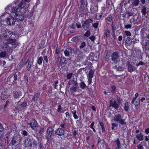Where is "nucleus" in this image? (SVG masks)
Listing matches in <instances>:
<instances>
[{"mask_svg": "<svg viewBox=\"0 0 149 149\" xmlns=\"http://www.w3.org/2000/svg\"><path fill=\"white\" fill-rule=\"evenodd\" d=\"M111 87V93H114L116 89V86L115 85H112Z\"/></svg>", "mask_w": 149, "mask_h": 149, "instance_id": "a19ab883", "label": "nucleus"}, {"mask_svg": "<svg viewBox=\"0 0 149 149\" xmlns=\"http://www.w3.org/2000/svg\"><path fill=\"white\" fill-rule=\"evenodd\" d=\"M31 13L26 8V10L20 11L18 13L15 14V17L18 21H22L24 19L25 16L27 17L31 16Z\"/></svg>", "mask_w": 149, "mask_h": 149, "instance_id": "f03ea898", "label": "nucleus"}, {"mask_svg": "<svg viewBox=\"0 0 149 149\" xmlns=\"http://www.w3.org/2000/svg\"><path fill=\"white\" fill-rule=\"evenodd\" d=\"M64 54L66 56H68L70 55L69 52L66 49L65 50Z\"/></svg>", "mask_w": 149, "mask_h": 149, "instance_id": "052dcab7", "label": "nucleus"}, {"mask_svg": "<svg viewBox=\"0 0 149 149\" xmlns=\"http://www.w3.org/2000/svg\"><path fill=\"white\" fill-rule=\"evenodd\" d=\"M124 33L125 34V36L127 37L130 36H131V33L129 31H124Z\"/></svg>", "mask_w": 149, "mask_h": 149, "instance_id": "3c124183", "label": "nucleus"}, {"mask_svg": "<svg viewBox=\"0 0 149 149\" xmlns=\"http://www.w3.org/2000/svg\"><path fill=\"white\" fill-rule=\"evenodd\" d=\"M139 3V0H134L132 3L133 5L134 6H138Z\"/></svg>", "mask_w": 149, "mask_h": 149, "instance_id": "49530a36", "label": "nucleus"}, {"mask_svg": "<svg viewBox=\"0 0 149 149\" xmlns=\"http://www.w3.org/2000/svg\"><path fill=\"white\" fill-rule=\"evenodd\" d=\"M71 81L72 82L71 84H70V82L68 83V84L69 85L72 84V85L74 87H77L78 85L77 80H73L72 81Z\"/></svg>", "mask_w": 149, "mask_h": 149, "instance_id": "473e14b6", "label": "nucleus"}, {"mask_svg": "<svg viewBox=\"0 0 149 149\" xmlns=\"http://www.w3.org/2000/svg\"><path fill=\"white\" fill-rule=\"evenodd\" d=\"M110 105L109 107H112L116 109H118L120 105L117 103L116 101L115 100L113 101L111 100L109 102Z\"/></svg>", "mask_w": 149, "mask_h": 149, "instance_id": "ddd939ff", "label": "nucleus"}, {"mask_svg": "<svg viewBox=\"0 0 149 149\" xmlns=\"http://www.w3.org/2000/svg\"><path fill=\"white\" fill-rule=\"evenodd\" d=\"M86 45V44L85 42H82L79 47V48L80 49H83Z\"/></svg>", "mask_w": 149, "mask_h": 149, "instance_id": "79ce46f5", "label": "nucleus"}, {"mask_svg": "<svg viewBox=\"0 0 149 149\" xmlns=\"http://www.w3.org/2000/svg\"><path fill=\"white\" fill-rule=\"evenodd\" d=\"M142 48L144 52H146L148 51L149 50V40L146 39L145 40V42L142 45Z\"/></svg>", "mask_w": 149, "mask_h": 149, "instance_id": "9b49d317", "label": "nucleus"}, {"mask_svg": "<svg viewBox=\"0 0 149 149\" xmlns=\"http://www.w3.org/2000/svg\"><path fill=\"white\" fill-rule=\"evenodd\" d=\"M10 137L9 134H6L4 136L5 144L6 145H8L9 143V139Z\"/></svg>", "mask_w": 149, "mask_h": 149, "instance_id": "4be33fe9", "label": "nucleus"}, {"mask_svg": "<svg viewBox=\"0 0 149 149\" xmlns=\"http://www.w3.org/2000/svg\"><path fill=\"white\" fill-rule=\"evenodd\" d=\"M73 75V74L72 73H69L68 74L66 75V77L67 79H70L72 77Z\"/></svg>", "mask_w": 149, "mask_h": 149, "instance_id": "603ef678", "label": "nucleus"}, {"mask_svg": "<svg viewBox=\"0 0 149 149\" xmlns=\"http://www.w3.org/2000/svg\"><path fill=\"white\" fill-rule=\"evenodd\" d=\"M126 64L127 66V70L129 72L132 73L135 70L132 65L130 62L127 61Z\"/></svg>", "mask_w": 149, "mask_h": 149, "instance_id": "dca6fc26", "label": "nucleus"}, {"mask_svg": "<svg viewBox=\"0 0 149 149\" xmlns=\"http://www.w3.org/2000/svg\"><path fill=\"white\" fill-rule=\"evenodd\" d=\"M111 129L112 130H115L114 127H117L118 126V125L116 123H111Z\"/></svg>", "mask_w": 149, "mask_h": 149, "instance_id": "8fccbe9b", "label": "nucleus"}, {"mask_svg": "<svg viewBox=\"0 0 149 149\" xmlns=\"http://www.w3.org/2000/svg\"><path fill=\"white\" fill-rule=\"evenodd\" d=\"M99 24V22L98 21L97 22L93 24L92 25L93 26L95 29L98 28Z\"/></svg>", "mask_w": 149, "mask_h": 149, "instance_id": "6e6d98bb", "label": "nucleus"}, {"mask_svg": "<svg viewBox=\"0 0 149 149\" xmlns=\"http://www.w3.org/2000/svg\"><path fill=\"white\" fill-rule=\"evenodd\" d=\"M132 40L127 41V40H125V43L126 46H130L132 44Z\"/></svg>", "mask_w": 149, "mask_h": 149, "instance_id": "de8ad7c7", "label": "nucleus"}, {"mask_svg": "<svg viewBox=\"0 0 149 149\" xmlns=\"http://www.w3.org/2000/svg\"><path fill=\"white\" fill-rule=\"evenodd\" d=\"M26 3L24 1H22L18 4V5L15 7L8 6L5 8L7 12H8V10H10V13H18L20 11L26 10Z\"/></svg>", "mask_w": 149, "mask_h": 149, "instance_id": "f257e3e1", "label": "nucleus"}, {"mask_svg": "<svg viewBox=\"0 0 149 149\" xmlns=\"http://www.w3.org/2000/svg\"><path fill=\"white\" fill-rule=\"evenodd\" d=\"M6 53L5 52L2 51L0 53V58H3L5 57Z\"/></svg>", "mask_w": 149, "mask_h": 149, "instance_id": "a18cd8bd", "label": "nucleus"}, {"mask_svg": "<svg viewBox=\"0 0 149 149\" xmlns=\"http://www.w3.org/2000/svg\"><path fill=\"white\" fill-rule=\"evenodd\" d=\"M22 138L20 136L16 135L13 137L9 145L17 147L19 144Z\"/></svg>", "mask_w": 149, "mask_h": 149, "instance_id": "423d86ee", "label": "nucleus"}, {"mask_svg": "<svg viewBox=\"0 0 149 149\" xmlns=\"http://www.w3.org/2000/svg\"><path fill=\"white\" fill-rule=\"evenodd\" d=\"M78 36H76L75 37H73L71 39V41L72 42H76L78 40Z\"/></svg>", "mask_w": 149, "mask_h": 149, "instance_id": "0e129e2a", "label": "nucleus"}, {"mask_svg": "<svg viewBox=\"0 0 149 149\" xmlns=\"http://www.w3.org/2000/svg\"><path fill=\"white\" fill-rule=\"evenodd\" d=\"M23 64V63H22V62H21V61L18 63V64L17 66V70H18L20 69L21 67L22 66V65Z\"/></svg>", "mask_w": 149, "mask_h": 149, "instance_id": "13d9d810", "label": "nucleus"}, {"mask_svg": "<svg viewBox=\"0 0 149 149\" xmlns=\"http://www.w3.org/2000/svg\"><path fill=\"white\" fill-rule=\"evenodd\" d=\"M113 17L111 15H110L108 16L105 19V21L106 23H108L107 22H111L113 19Z\"/></svg>", "mask_w": 149, "mask_h": 149, "instance_id": "7c9ffc66", "label": "nucleus"}, {"mask_svg": "<svg viewBox=\"0 0 149 149\" xmlns=\"http://www.w3.org/2000/svg\"><path fill=\"white\" fill-rule=\"evenodd\" d=\"M7 43L8 44H11L13 45H17L16 40L15 39H12L9 38L7 40Z\"/></svg>", "mask_w": 149, "mask_h": 149, "instance_id": "f3484780", "label": "nucleus"}, {"mask_svg": "<svg viewBox=\"0 0 149 149\" xmlns=\"http://www.w3.org/2000/svg\"><path fill=\"white\" fill-rule=\"evenodd\" d=\"M21 133L22 135L24 136H29V134L25 130H22Z\"/></svg>", "mask_w": 149, "mask_h": 149, "instance_id": "c9c22d12", "label": "nucleus"}, {"mask_svg": "<svg viewBox=\"0 0 149 149\" xmlns=\"http://www.w3.org/2000/svg\"><path fill=\"white\" fill-rule=\"evenodd\" d=\"M29 124L31 126V129L33 130H35V128H37L38 126L36 121L34 119H32Z\"/></svg>", "mask_w": 149, "mask_h": 149, "instance_id": "f8f14e48", "label": "nucleus"}, {"mask_svg": "<svg viewBox=\"0 0 149 149\" xmlns=\"http://www.w3.org/2000/svg\"><path fill=\"white\" fill-rule=\"evenodd\" d=\"M90 34H91V33H90V30H87L86 31V32L84 34V36H86V37H88L90 36Z\"/></svg>", "mask_w": 149, "mask_h": 149, "instance_id": "09e8293b", "label": "nucleus"}, {"mask_svg": "<svg viewBox=\"0 0 149 149\" xmlns=\"http://www.w3.org/2000/svg\"><path fill=\"white\" fill-rule=\"evenodd\" d=\"M119 52L118 51H115L111 53L110 56L111 59L113 61L112 64H116L119 59Z\"/></svg>", "mask_w": 149, "mask_h": 149, "instance_id": "0eeeda50", "label": "nucleus"}, {"mask_svg": "<svg viewBox=\"0 0 149 149\" xmlns=\"http://www.w3.org/2000/svg\"><path fill=\"white\" fill-rule=\"evenodd\" d=\"M76 125L77 126L80 127L81 125L82 121L81 119L77 120L76 121Z\"/></svg>", "mask_w": 149, "mask_h": 149, "instance_id": "f704fd0d", "label": "nucleus"}, {"mask_svg": "<svg viewBox=\"0 0 149 149\" xmlns=\"http://www.w3.org/2000/svg\"><path fill=\"white\" fill-rule=\"evenodd\" d=\"M81 5L80 6L81 7H82V5L84 6V5L86 6L87 5L86 0H81Z\"/></svg>", "mask_w": 149, "mask_h": 149, "instance_id": "4c0bfd02", "label": "nucleus"}, {"mask_svg": "<svg viewBox=\"0 0 149 149\" xmlns=\"http://www.w3.org/2000/svg\"><path fill=\"white\" fill-rule=\"evenodd\" d=\"M64 130L61 128H57L55 131V134L59 136L63 135L64 134Z\"/></svg>", "mask_w": 149, "mask_h": 149, "instance_id": "2eb2a0df", "label": "nucleus"}, {"mask_svg": "<svg viewBox=\"0 0 149 149\" xmlns=\"http://www.w3.org/2000/svg\"><path fill=\"white\" fill-rule=\"evenodd\" d=\"M54 132V129L51 127H49L46 132L45 138L47 139V143H48L51 139L52 135Z\"/></svg>", "mask_w": 149, "mask_h": 149, "instance_id": "6e6552de", "label": "nucleus"}, {"mask_svg": "<svg viewBox=\"0 0 149 149\" xmlns=\"http://www.w3.org/2000/svg\"><path fill=\"white\" fill-rule=\"evenodd\" d=\"M13 34L12 32L8 30H7L6 31V32L3 34V36H4L5 38H10L12 35Z\"/></svg>", "mask_w": 149, "mask_h": 149, "instance_id": "a211bd4d", "label": "nucleus"}, {"mask_svg": "<svg viewBox=\"0 0 149 149\" xmlns=\"http://www.w3.org/2000/svg\"><path fill=\"white\" fill-rule=\"evenodd\" d=\"M43 58L42 56H40L38 59L37 63L39 65H41L42 64V62L43 61Z\"/></svg>", "mask_w": 149, "mask_h": 149, "instance_id": "ea45409f", "label": "nucleus"}, {"mask_svg": "<svg viewBox=\"0 0 149 149\" xmlns=\"http://www.w3.org/2000/svg\"><path fill=\"white\" fill-rule=\"evenodd\" d=\"M52 89H51L50 90H49L47 92V95L49 97H50L51 94V93H52Z\"/></svg>", "mask_w": 149, "mask_h": 149, "instance_id": "e2e57ef3", "label": "nucleus"}, {"mask_svg": "<svg viewBox=\"0 0 149 149\" xmlns=\"http://www.w3.org/2000/svg\"><path fill=\"white\" fill-rule=\"evenodd\" d=\"M94 73V71L93 70H90L88 76V78H92L93 77Z\"/></svg>", "mask_w": 149, "mask_h": 149, "instance_id": "c85d7f7f", "label": "nucleus"}, {"mask_svg": "<svg viewBox=\"0 0 149 149\" xmlns=\"http://www.w3.org/2000/svg\"><path fill=\"white\" fill-rule=\"evenodd\" d=\"M72 135H71L75 139H77V135H78V131L77 130H74L72 132Z\"/></svg>", "mask_w": 149, "mask_h": 149, "instance_id": "bb28decb", "label": "nucleus"}, {"mask_svg": "<svg viewBox=\"0 0 149 149\" xmlns=\"http://www.w3.org/2000/svg\"><path fill=\"white\" fill-rule=\"evenodd\" d=\"M123 118L121 114H117L115 115L114 120L117 123L120 124L123 126L122 129H124V126L127 127V124L125 119H122Z\"/></svg>", "mask_w": 149, "mask_h": 149, "instance_id": "39448f33", "label": "nucleus"}, {"mask_svg": "<svg viewBox=\"0 0 149 149\" xmlns=\"http://www.w3.org/2000/svg\"><path fill=\"white\" fill-rule=\"evenodd\" d=\"M144 136L141 133L136 134V137L138 140L139 141H143L144 139Z\"/></svg>", "mask_w": 149, "mask_h": 149, "instance_id": "412c9836", "label": "nucleus"}, {"mask_svg": "<svg viewBox=\"0 0 149 149\" xmlns=\"http://www.w3.org/2000/svg\"><path fill=\"white\" fill-rule=\"evenodd\" d=\"M99 124L101 128L102 132L103 133L105 131L104 127L105 123H103L101 121L99 122Z\"/></svg>", "mask_w": 149, "mask_h": 149, "instance_id": "cd10ccee", "label": "nucleus"}, {"mask_svg": "<svg viewBox=\"0 0 149 149\" xmlns=\"http://www.w3.org/2000/svg\"><path fill=\"white\" fill-rule=\"evenodd\" d=\"M146 29L145 28H142L140 31V34L142 38L144 37V36L146 34Z\"/></svg>", "mask_w": 149, "mask_h": 149, "instance_id": "a878e982", "label": "nucleus"}, {"mask_svg": "<svg viewBox=\"0 0 149 149\" xmlns=\"http://www.w3.org/2000/svg\"><path fill=\"white\" fill-rule=\"evenodd\" d=\"M27 103L26 102H24L20 104V106L22 107H25L27 106Z\"/></svg>", "mask_w": 149, "mask_h": 149, "instance_id": "bf43d9fd", "label": "nucleus"}, {"mask_svg": "<svg viewBox=\"0 0 149 149\" xmlns=\"http://www.w3.org/2000/svg\"><path fill=\"white\" fill-rule=\"evenodd\" d=\"M20 95L19 92L17 91H15L13 92V96L15 98H19Z\"/></svg>", "mask_w": 149, "mask_h": 149, "instance_id": "c756f323", "label": "nucleus"}, {"mask_svg": "<svg viewBox=\"0 0 149 149\" xmlns=\"http://www.w3.org/2000/svg\"><path fill=\"white\" fill-rule=\"evenodd\" d=\"M59 63L60 65L62 67L65 66L67 63L66 58L64 56H61L58 57Z\"/></svg>", "mask_w": 149, "mask_h": 149, "instance_id": "1a4fd4ad", "label": "nucleus"}, {"mask_svg": "<svg viewBox=\"0 0 149 149\" xmlns=\"http://www.w3.org/2000/svg\"><path fill=\"white\" fill-rule=\"evenodd\" d=\"M92 22L93 20L91 19H87L84 22L82 26L85 29H87L89 28L90 26V24Z\"/></svg>", "mask_w": 149, "mask_h": 149, "instance_id": "9d476101", "label": "nucleus"}, {"mask_svg": "<svg viewBox=\"0 0 149 149\" xmlns=\"http://www.w3.org/2000/svg\"><path fill=\"white\" fill-rule=\"evenodd\" d=\"M71 112L74 119H77L79 117L77 114V111L76 110L72 109Z\"/></svg>", "mask_w": 149, "mask_h": 149, "instance_id": "393cba45", "label": "nucleus"}, {"mask_svg": "<svg viewBox=\"0 0 149 149\" xmlns=\"http://www.w3.org/2000/svg\"><path fill=\"white\" fill-rule=\"evenodd\" d=\"M104 35L105 38L107 39L109 38L110 36V30L107 28L103 30Z\"/></svg>", "mask_w": 149, "mask_h": 149, "instance_id": "6ab92c4d", "label": "nucleus"}, {"mask_svg": "<svg viewBox=\"0 0 149 149\" xmlns=\"http://www.w3.org/2000/svg\"><path fill=\"white\" fill-rule=\"evenodd\" d=\"M95 122L94 121L89 126V127L92 129L93 131L94 132H96V131L95 129L94 128V127Z\"/></svg>", "mask_w": 149, "mask_h": 149, "instance_id": "e433bc0d", "label": "nucleus"}, {"mask_svg": "<svg viewBox=\"0 0 149 149\" xmlns=\"http://www.w3.org/2000/svg\"><path fill=\"white\" fill-rule=\"evenodd\" d=\"M70 90L71 91L76 92L77 91V87L73 86L70 88Z\"/></svg>", "mask_w": 149, "mask_h": 149, "instance_id": "4d7b16f0", "label": "nucleus"}, {"mask_svg": "<svg viewBox=\"0 0 149 149\" xmlns=\"http://www.w3.org/2000/svg\"><path fill=\"white\" fill-rule=\"evenodd\" d=\"M1 96L0 97L1 98L3 101H6V100L8 99V97L6 95L3 94L2 93L1 94Z\"/></svg>", "mask_w": 149, "mask_h": 149, "instance_id": "2f4dec72", "label": "nucleus"}, {"mask_svg": "<svg viewBox=\"0 0 149 149\" xmlns=\"http://www.w3.org/2000/svg\"><path fill=\"white\" fill-rule=\"evenodd\" d=\"M67 126L66 124L65 123H62L60 125V127H61V128L63 129H65Z\"/></svg>", "mask_w": 149, "mask_h": 149, "instance_id": "864d4df0", "label": "nucleus"}, {"mask_svg": "<svg viewBox=\"0 0 149 149\" xmlns=\"http://www.w3.org/2000/svg\"><path fill=\"white\" fill-rule=\"evenodd\" d=\"M140 104V100L138 99L135 101L134 105L136 107H139Z\"/></svg>", "mask_w": 149, "mask_h": 149, "instance_id": "37998d69", "label": "nucleus"}, {"mask_svg": "<svg viewBox=\"0 0 149 149\" xmlns=\"http://www.w3.org/2000/svg\"><path fill=\"white\" fill-rule=\"evenodd\" d=\"M122 99H121L120 97H118V98L116 100L117 103H118V104L120 105L122 102Z\"/></svg>", "mask_w": 149, "mask_h": 149, "instance_id": "338daca9", "label": "nucleus"}, {"mask_svg": "<svg viewBox=\"0 0 149 149\" xmlns=\"http://www.w3.org/2000/svg\"><path fill=\"white\" fill-rule=\"evenodd\" d=\"M111 29L112 30V32L113 33H114L115 32V31L116 30V28H115L114 26L113 25V21H112L111 24Z\"/></svg>", "mask_w": 149, "mask_h": 149, "instance_id": "680f3d73", "label": "nucleus"}, {"mask_svg": "<svg viewBox=\"0 0 149 149\" xmlns=\"http://www.w3.org/2000/svg\"><path fill=\"white\" fill-rule=\"evenodd\" d=\"M146 8L145 5H143L141 8V12L142 15L145 16L146 13Z\"/></svg>", "mask_w": 149, "mask_h": 149, "instance_id": "b1692460", "label": "nucleus"}, {"mask_svg": "<svg viewBox=\"0 0 149 149\" xmlns=\"http://www.w3.org/2000/svg\"><path fill=\"white\" fill-rule=\"evenodd\" d=\"M58 80H56L55 82V83L53 84L52 86L55 89H56L57 87L58 86L57 84H58Z\"/></svg>", "mask_w": 149, "mask_h": 149, "instance_id": "5fc2aeb1", "label": "nucleus"}, {"mask_svg": "<svg viewBox=\"0 0 149 149\" xmlns=\"http://www.w3.org/2000/svg\"><path fill=\"white\" fill-rule=\"evenodd\" d=\"M29 60V59H28L27 61H26L25 63V64L28 62L27 65V66L26 67V71H27V72L29 71H30V70L31 69V68L32 65V64H33V61L32 62V61L31 60H29Z\"/></svg>", "mask_w": 149, "mask_h": 149, "instance_id": "aec40b11", "label": "nucleus"}, {"mask_svg": "<svg viewBox=\"0 0 149 149\" xmlns=\"http://www.w3.org/2000/svg\"><path fill=\"white\" fill-rule=\"evenodd\" d=\"M138 149H144L143 145L141 144H139L137 146Z\"/></svg>", "mask_w": 149, "mask_h": 149, "instance_id": "774afa93", "label": "nucleus"}, {"mask_svg": "<svg viewBox=\"0 0 149 149\" xmlns=\"http://www.w3.org/2000/svg\"><path fill=\"white\" fill-rule=\"evenodd\" d=\"M63 109H62V107L60 104L59 105L58 107L57 112L58 113H61L63 112Z\"/></svg>", "mask_w": 149, "mask_h": 149, "instance_id": "58836bf2", "label": "nucleus"}, {"mask_svg": "<svg viewBox=\"0 0 149 149\" xmlns=\"http://www.w3.org/2000/svg\"><path fill=\"white\" fill-rule=\"evenodd\" d=\"M24 144L26 148L28 149H31L32 145L35 147L37 146V142L33 139L32 137L29 138V137H27L25 140Z\"/></svg>", "mask_w": 149, "mask_h": 149, "instance_id": "20e7f679", "label": "nucleus"}, {"mask_svg": "<svg viewBox=\"0 0 149 149\" xmlns=\"http://www.w3.org/2000/svg\"><path fill=\"white\" fill-rule=\"evenodd\" d=\"M44 128L41 127L40 128L39 130V131L38 132L39 134H40L41 136L43 135V133H44Z\"/></svg>", "mask_w": 149, "mask_h": 149, "instance_id": "c03bdc74", "label": "nucleus"}, {"mask_svg": "<svg viewBox=\"0 0 149 149\" xmlns=\"http://www.w3.org/2000/svg\"><path fill=\"white\" fill-rule=\"evenodd\" d=\"M5 15L4 14H3L0 17V21L1 23L3 24L4 22L5 21V24L6 23V24H4L5 25H8L10 26L14 25L15 24V19L13 17L10 16L8 17H7L6 20L5 21L4 19L6 18L5 17Z\"/></svg>", "mask_w": 149, "mask_h": 149, "instance_id": "7ed1b4c3", "label": "nucleus"}, {"mask_svg": "<svg viewBox=\"0 0 149 149\" xmlns=\"http://www.w3.org/2000/svg\"><path fill=\"white\" fill-rule=\"evenodd\" d=\"M33 97L31 100L32 102H37L40 97L39 93L35 92L33 95H31Z\"/></svg>", "mask_w": 149, "mask_h": 149, "instance_id": "4468645a", "label": "nucleus"}, {"mask_svg": "<svg viewBox=\"0 0 149 149\" xmlns=\"http://www.w3.org/2000/svg\"><path fill=\"white\" fill-rule=\"evenodd\" d=\"M144 63L142 61H140L139 63L136 64V66L138 67L140 65H144Z\"/></svg>", "mask_w": 149, "mask_h": 149, "instance_id": "69168bd1", "label": "nucleus"}, {"mask_svg": "<svg viewBox=\"0 0 149 149\" xmlns=\"http://www.w3.org/2000/svg\"><path fill=\"white\" fill-rule=\"evenodd\" d=\"M129 103L128 102H126L124 105V109L126 111H128L129 110Z\"/></svg>", "mask_w": 149, "mask_h": 149, "instance_id": "72a5a7b5", "label": "nucleus"}, {"mask_svg": "<svg viewBox=\"0 0 149 149\" xmlns=\"http://www.w3.org/2000/svg\"><path fill=\"white\" fill-rule=\"evenodd\" d=\"M79 85L80 86V88L82 89H84L86 88L88 89V86H87L86 84L83 81H81L79 83Z\"/></svg>", "mask_w": 149, "mask_h": 149, "instance_id": "5701e85b", "label": "nucleus"}]
</instances>
